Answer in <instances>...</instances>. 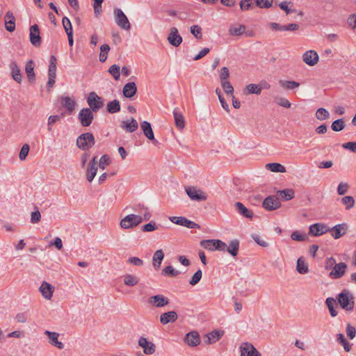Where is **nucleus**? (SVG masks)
<instances>
[{
    "label": "nucleus",
    "instance_id": "obj_8",
    "mask_svg": "<svg viewBox=\"0 0 356 356\" xmlns=\"http://www.w3.org/2000/svg\"><path fill=\"white\" fill-rule=\"evenodd\" d=\"M147 303L153 307H163L170 303L169 299L163 294H157L148 298Z\"/></svg>",
    "mask_w": 356,
    "mask_h": 356
},
{
    "label": "nucleus",
    "instance_id": "obj_49",
    "mask_svg": "<svg viewBox=\"0 0 356 356\" xmlns=\"http://www.w3.org/2000/svg\"><path fill=\"white\" fill-rule=\"evenodd\" d=\"M330 117L329 112L324 108H319L316 112V118L318 120H325Z\"/></svg>",
    "mask_w": 356,
    "mask_h": 356
},
{
    "label": "nucleus",
    "instance_id": "obj_27",
    "mask_svg": "<svg viewBox=\"0 0 356 356\" xmlns=\"http://www.w3.org/2000/svg\"><path fill=\"white\" fill-rule=\"evenodd\" d=\"M173 116L176 127L179 129H183L185 127V120L181 112L178 108H175L173 111Z\"/></svg>",
    "mask_w": 356,
    "mask_h": 356
},
{
    "label": "nucleus",
    "instance_id": "obj_48",
    "mask_svg": "<svg viewBox=\"0 0 356 356\" xmlns=\"http://www.w3.org/2000/svg\"><path fill=\"white\" fill-rule=\"evenodd\" d=\"M110 51V47L106 44H102L100 47V54H99V61L104 63L107 59V55L108 51Z\"/></svg>",
    "mask_w": 356,
    "mask_h": 356
},
{
    "label": "nucleus",
    "instance_id": "obj_36",
    "mask_svg": "<svg viewBox=\"0 0 356 356\" xmlns=\"http://www.w3.org/2000/svg\"><path fill=\"white\" fill-rule=\"evenodd\" d=\"M337 341L340 343L346 352H350L352 349V344L350 343L345 338L343 334L339 333L337 334Z\"/></svg>",
    "mask_w": 356,
    "mask_h": 356
},
{
    "label": "nucleus",
    "instance_id": "obj_47",
    "mask_svg": "<svg viewBox=\"0 0 356 356\" xmlns=\"http://www.w3.org/2000/svg\"><path fill=\"white\" fill-rule=\"evenodd\" d=\"M277 193L280 195L281 197L284 200H291L294 197V191L293 189L287 188L279 191Z\"/></svg>",
    "mask_w": 356,
    "mask_h": 356
},
{
    "label": "nucleus",
    "instance_id": "obj_41",
    "mask_svg": "<svg viewBox=\"0 0 356 356\" xmlns=\"http://www.w3.org/2000/svg\"><path fill=\"white\" fill-rule=\"evenodd\" d=\"M280 85L284 89L294 90L300 86V83L295 81L280 80Z\"/></svg>",
    "mask_w": 356,
    "mask_h": 356
},
{
    "label": "nucleus",
    "instance_id": "obj_58",
    "mask_svg": "<svg viewBox=\"0 0 356 356\" xmlns=\"http://www.w3.org/2000/svg\"><path fill=\"white\" fill-rule=\"evenodd\" d=\"M62 22H63V28H64L66 33L67 34H68V33H73L72 26L71 22L69 19V18L67 17H64L63 18Z\"/></svg>",
    "mask_w": 356,
    "mask_h": 356
},
{
    "label": "nucleus",
    "instance_id": "obj_25",
    "mask_svg": "<svg viewBox=\"0 0 356 356\" xmlns=\"http://www.w3.org/2000/svg\"><path fill=\"white\" fill-rule=\"evenodd\" d=\"M137 92V87L134 82H129L126 83L123 88V95L127 98L133 97Z\"/></svg>",
    "mask_w": 356,
    "mask_h": 356
},
{
    "label": "nucleus",
    "instance_id": "obj_56",
    "mask_svg": "<svg viewBox=\"0 0 356 356\" xmlns=\"http://www.w3.org/2000/svg\"><path fill=\"white\" fill-rule=\"evenodd\" d=\"M291 238L296 241H304L307 239V236L305 234L300 233L298 231H294L291 233Z\"/></svg>",
    "mask_w": 356,
    "mask_h": 356
},
{
    "label": "nucleus",
    "instance_id": "obj_45",
    "mask_svg": "<svg viewBox=\"0 0 356 356\" xmlns=\"http://www.w3.org/2000/svg\"><path fill=\"white\" fill-rule=\"evenodd\" d=\"M25 71L30 81L35 79L34 67L32 60H29L25 66Z\"/></svg>",
    "mask_w": 356,
    "mask_h": 356
},
{
    "label": "nucleus",
    "instance_id": "obj_7",
    "mask_svg": "<svg viewBox=\"0 0 356 356\" xmlns=\"http://www.w3.org/2000/svg\"><path fill=\"white\" fill-rule=\"evenodd\" d=\"M93 111L88 108H82L78 115L79 120L83 127L90 126L93 120L94 115Z\"/></svg>",
    "mask_w": 356,
    "mask_h": 356
},
{
    "label": "nucleus",
    "instance_id": "obj_40",
    "mask_svg": "<svg viewBox=\"0 0 356 356\" xmlns=\"http://www.w3.org/2000/svg\"><path fill=\"white\" fill-rule=\"evenodd\" d=\"M123 280L124 284L129 286H136L139 282L138 277L131 274L124 275Z\"/></svg>",
    "mask_w": 356,
    "mask_h": 356
},
{
    "label": "nucleus",
    "instance_id": "obj_15",
    "mask_svg": "<svg viewBox=\"0 0 356 356\" xmlns=\"http://www.w3.org/2000/svg\"><path fill=\"white\" fill-rule=\"evenodd\" d=\"M167 40L171 45L175 47H179L183 40L176 27L170 28Z\"/></svg>",
    "mask_w": 356,
    "mask_h": 356
},
{
    "label": "nucleus",
    "instance_id": "obj_64",
    "mask_svg": "<svg viewBox=\"0 0 356 356\" xmlns=\"http://www.w3.org/2000/svg\"><path fill=\"white\" fill-rule=\"evenodd\" d=\"M346 334L350 339H353L356 336V329L350 324H348L346 326Z\"/></svg>",
    "mask_w": 356,
    "mask_h": 356
},
{
    "label": "nucleus",
    "instance_id": "obj_29",
    "mask_svg": "<svg viewBox=\"0 0 356 356\" xmlns=\"http://www.w3.org/2000/svg\"><path fill=\"white\" fill-rule=\"evenodd\" d=\"M185 342L190 346H196L200 343V337L197 332H191L186 335Z\"/></svg>",
    "mask_w": 356,
    "mask_h": 356
},
{
    "label": "nucleus",
    "instance_id": "obj_35",
    "mask_svg": "<svg viewBox=\"0 0 356 356\" xmlns=\"http://www.w3.org/2000/svg\"><path fill=\"white\" fill-rule=\"evenodd\" d=\"M245 26L243 24L238 26L231 25L229 29V33L231 35L239 36L245 33Z\"/></svg>",
    "mask_w": 356,
    "mask_h": 356
},
{
    "label": "nucleus",
    "instance_id": "obj_62",
    "mask_svg": "<svg viewBox=\"0 0 356 356\" xmlns=\"http://www.w3.org/2000/svg\"><path fill=\"white\" fill-rule=\"evenodd\" d=\"M110 162V157L108 155L104 154L99 159V166L102 170H104L106 166L109 165Z\"/></svg>",
    "mask_w": 356,
    "mask_h": 356
},
{
    "label": "nucleus",
    "instance_id": "obj_46",
    "mask_svg": "<svg viewBox=\"0 0 356 356\" xmlns=\"http://www.w3.org/2000/svg\"><path fill=\"white\" fill-rule=\"evenodd\" d=\"M56 76V58L51 56L48 69V76Z\"/></svg>",
    "mask_w": 356,
    "mask_h": 356
},
{
    "label": "nucleus",
    "instance_id": "obj_17",
    "mask_svg": "<svg viewBox=\"0 0 356 356\" xmlns=\"http://www.w3.org/2000/svg\"><path fill=\"white\" fill-rule=\"evenodd\" d=\"M42 297L47 300H50L53 297L55 287L46 281H43L39 288Z\"/></svg>",
    "mask_w": 356,
    "mask_h": 356
},
{
    "label": "nucleus",
    "instance_id": "obj_38",
    "mask_svg": "<svg viewBox=\"0 0 356 356\" xmlns=\"http://www.w3.org/2000/svg\"><path fill=\"white\" fill-rule=\"evenodd\" d=\"M224 332L220 330H213L207 334L209 343H214L218 341L223 335Z\"/></svg>",
    "mask_w": 356,
    "mask_h": 356
},
{
    "label": "nucleus",
    "instance_id": "obj_23",
    "mask_svg": "<svg viewBox=\"0 0 356 356\" xmlns=\"http://www.w3.org/2000/svg\"><path fill=\"white\" fill-rule=\"evenodd\" d=\"M9 67L11 71V75L13 79L17 81V83H20L22 82V75L21 73V70L19 68L17 63L15 60H11L9 65Z\"/></svg>",
    "mask_w": 356,
    "mask_h": 356
},
{
    "label": "nucleus",
    "instance_id": "obj_60",
    "mask_svg": "<svg viewBox=\"0 0 356 356\" xmlns=\"http://www.w3.org/2000/svg\"><path fill=\"white\" fill-rule=\"evenodd\" d=\"M191 33L197 38L201 39L202 37V29L199 25H193L191 27Z\"/></svg>",
    "mask_w": 356,
    "mask_h": 356
},
{
    "label": "nucleus",
    "instance_id": "obj_54",
    "mask_svg": "<svg viewBox=\"0 0 356 356\" xmlns=\"http://www.w3.org/2000/svg\"><path fill=\"white\" fill-rule=\"evenodd\" d=\"M108 72L115 80H119L120 76V69L118 65H111L108 70Z\"/></svg>",
    "mask_w": 356,
    "mask_h": 356
},
{
    "label": "nucleus",
    "instance_id": "obj_33",
    "mask_svg": "<svg viewBox=\"0 0 356 356\" xmlns=\"http://www.w3.org/2000/svg\"><path fill=\"white\" fill-rule=\"evenodd\" d=\"M266 168L273 172H286V168L279 163H269L266 164Z\"/></svg>",
    "mask_w": 356,
    "mask_h": 356
},
{
    "label": "nucleus",
    "instance_id": "obj_39",
    "mask_svg": "<svg viewBox=\"0 0 356 356\" xmlns=\"http://www.w3.org/2000/svg\"><path fill=\"white\" fill-rule=\"evenodd\" d=\"M261 92V87H259V85L254 84V83H250V84L248 85L244 90V93L245 95H251V94L260 95Z\"/></svg>",
    "mask_w": 356,
    "mask_h": 356
},
{
    "label": "nucleus",
    "instance_id": "obj_11",
    "mask_svg": "<svg viewBox=\"0 0 356 356\" xmlns=\"http://www.w3.org/2000/svg\"><path fill=\"white\" fill-rule=\"evenodd\" d=\"M348 266L343 262L337 264L336 266L329 273V277L331 279H339L346 273Z\"/></svg>",
    "mask_w": 356,
    "mask_h": 356
},
{
    "label": "nucleus",
    "instance_id": "obj_34",
    "mask_svg": "<svg viewBox=\"0 0 356 356\" xmlns=\"http://www.w3.org/2000/svg\"><path fill=\"white\" fill-rule=\"evenodd\" d=\"M61 103L70 112H72L75 108L76 102L70 97H63L61 98Z\"/></svg>",
    "mask_w": 356,
    "mask_h": 356
},
{
    "label": "nucleus",
    "instance_id": "obj_55",
    "mask_svg": "<svg viewBox=\"0 0 356 356\" xmlns=\"http://www.w3.org/2000/svg\"><path fill=\"white\" fill-rule=\"evenodd\" d=\"M202 277V272L200 269L197 270L191 277L189 283L192 286L196 285L201 280Z\"/></svg>",
    "mask_w": 356,
    "mask_h": 356
},
{
    "label": "nucleus",
    "instance_id": "obj_61",
    "mask_svg": "<svg viewBox=\"0 0 356 356\" xmlns=\"http://www.w3.org/2000/svg\"><path fill=\"white\" fill-rule=\"evenodd\" d=\"M221 86L226 94L233 95L234 88L229 81H223V82H221Z\"/></svg>",
    "mask_w": 356,
    "mask_h": 356
},
{
    "label": "nucleus",
    "instance_id": "obj_9",
    "mask_svg": "<svg viewBox=\"0 0 356 356\" xmlns=\"http://www.w3.org/2000/svg\"><path fill=\"white\" fill-rule=\"evenodd\" d=\"M170 220L177 225L186 227L189 229H200V226L196 222L187 219L182 216H172L170 217Z\"/></svg>",
    "mask_w": 356,
    "mask_h": 356
},
{
    "label": "nucleus",
    "instance_id": "obj_37",
    "mask_svg": "<svg viewBox=\"0 0 356 356\" xmlns=\"http://www.w3.org/2000/svg\"><path fill=\"white\" fill-rule=\"evenodd\" d=\"M296 270L300 274H306L309 272L308 265L302 257L297 260Z\"/></svg>",
    "mask_w": 356,
    "mask_h": 356
},
{
    "label": "nucleus",
    "instance_id": "obj_44",
    "mask_svg": "<svg viewBox=\"0 0 356 356\" xmlns=\"http://www.w3.org/2000/svg\"><path fill=\"white\" fill-rule=\"evenodd\" d=\"M279 6L287 15L296 12V10L293 8V3L291 1H282L279 4Z\"/></svg>",
    "mask_w": 356,
    "mask_h": 356
},
{
    "label": "nucleus",
    "instance_id": "obj_63",
    "mask_svg": "<svg viewBox=\"0 0 356 356\" xmlns=\"http://www.w3.org/2000/svg\"><path fill=\"white\" fill-rule=\"evenodd\" d=\"M163 273L165 275H169L171 277H176L179 275V272L173 268L172 266H168L163 270Z\"/></svg>",
    "mask_w": 356,
    "mask_h": 356
},
{
    "label": "nucleus",
    "instance_id": "obj_12",
    "mask_svg": "<svg viewBox=\"0 0 356 356\" xmlns=\"http://www.w3.org/2000/svg\"><path fill=\"white\" fill-rule=\"evenodd\" d=\"M239 348L241 356H261L254 346L249 342L242 343Z\"/></svg>",
    "mask_w": 356,
    "mask_h": 356
},
{
    "label": "nucleus",
    "instance_id": "obj_32",
    "mask_svg": "<svg viewBox=\"0 0 356 356\" xmlns=\"http://www.w3.org/2000/svg\"><path fill=\"white\" fill-rule=\"evenodd\" d=\"M163 258H164V253L162 250H157L154 252V254L153 255V258H152V264H153V266L156 269H158L160 268Z\"/></svg>",
    "mask_w": 356,
    "mask_h": 356
},
{
    "label": "nucleus",
    "instance_id": "obj_30",
    "mask_svg": "<svg viewBox=\"0 0 356 356\" xmlns=\"http://www.w3.org/2000/svg\"><path fill=\"white\" fill-rule=\"evenodd\" d=\"M235 207L237 209L238 212L245 218H252L253 216V213L252 211L249 210L247 207H245L243 204L241 202H237L235 204Z\"/></svg>",
    "mask_w": 356,
    "mask_h": 356
},
{
    "label": "nucleus",
    "instance_id": "obj_3",
    "mask_svg": "<svg viewBox=\"0 0 356 356\" xmlns=\"http://www.w3.org/2000/svg\"><path fill=\"white\" fill-rule=\"evenodd\" d=\"M95 143L93 134L90 132L81 134L76 139L77 147L82 150H88Z\"/></svg>",
    "mask_w": 356,
    "mask_h": 356
},
{
    "label": "nucleus",
    "instance_id": "obj_57",
    "mask_svg": "<svg viewBox=\"0 0 356 356\" xmlns=\"http://www.w3.org/2000/svg\"><path fill=\"white\" fill-rule=\"evenodd\" d=\"M337 264L336 259L334 257H327L325 261V269L330 272Z\"/></svg>",
    "mask_w": 356,
    "mask_h": 356
},
{
    "label": "nucleus",
    "instance_id": "obj_18",
    "mask_svg": "<svg viewBox=\"0 0 356 356\" xmlns=\"http://www.w3.org/2000/svg\"><path fill=\"white\" fill-rule=\"evenodd\" d=\"M330 227L322 223H315L309 227V234L318 236L328 232Z\"/></svg>",
    "mask_w": 356,
    "mask_h": 356
},
{
    "label": "nucleus",
    "instance_id": "obj_1",
    "mask_svg": "<svg viewBox=\"0 0 356 356\" xmlns=\"http://www.w3.org/2000/svg\"><path fill=\"white\" fill-rule=\"evenodd\" d=\"M337 300L341 307L346 312H353L355 306L354 296L348 290H343L337 296Z\"/></svg>",
    "mask_w": 356,
    "mask_h": 356
},
{
    "label": "nucleus",
    "instance_id": "obj_14",
    "mask_svg": "<svg viewBox=\"0 0 356 356\" xmlns=\"http://www.w3.org/2000/svg\"><path fill=\"white\" fill-rule=\"evenodd\" d=\"M262 206L267 211H273L279 209L281 203L277 197L268 196L264 200Z\"/></svg>",
    "mask_w": 356,
    "mask_h": 356
},
{
    "label": "nucleus",
    "instance_id": "obj_28",
    "mask_svg": "<svg viewBox=\"0 0 356 356\" xmlns=\"http://www.w3.org/2000/svg\"><path fill=\"white\" fill-rule=\"evenodd\" d=\"M121 127L127 132L132 133L138 129V124L135 119L131 118V120L122 122Z\"/></svg>",
    "mask_w": 356,
    "mask_h": 356
},
{
    "label": "nucleus",
    "instance_id": "obj_53",
    "mask_svg": "<svg viewBox=\"0 0 356 356\" xmlns=\"http://www.w3.org/2000/svg\"><path fill=\"white\" fill-rule=\"evenodd\" d=\"M274 0H255V5L260 8H269Z\"/></svg>",
    "mask_w": 356,
    "mask_h": 356
},
{
    "label": "nucleus",
    "instance_id": "obj_5",
    "mask_svg": "<svg viewBox=\"0 0 356 356\" xmlns=\"http://www.w3.org/2000/svg\"><path fill=\"white\" fill-rule=\"evenodd\" d=\"M87 103L94 113H97L100 108L104 106V102L103 99L97 95L95 92H91L87 99Z\"/></svg>",
    "mask_w": 356,
    "mask_h": 356
},
{
    "label": "nucleus",
    "instance_id": "obj_52",
    "mask_svg": "<svg viewBox=\"0 0 356 356\" xmlns=\"http://www.w3.org/2000/svg\"><path fill=\"white\" fill-rule=\"evenodd\" d=\"M326 305L329 309L330 315L334 317L337 315V312L334 307V300L332 298H327L325 300Z\"/></svg>",
    "mask_w": 356,
    "mask_h": 356
},
{
    "label": "nucleus",
    "instance_id": "obj_26",
    "mask_svg": "<svg viewBox=\"0 0 356 356\" xmlns=\"http://www.w3.org/2000/svg\"><path fill=\"white\" fill-rule=\"evenodd\" d=\"M140 127L143 131L144 135L153 143H157L154 138V135L149 122L143 121L140 124Z\"/></svg>",
    "mask_w": 356,
    "mask_h": 356
},
{
    "label": "nucleus",
    "instance_id": "obj_13",
    "mask_svg": "<svg viewBox=\"0 0 356 356\" xmlns=\"http://www.w3.org/2000/svg\"><path fill=\"white\" fill-rule=\"evenodd\" d=\"M302 60L305 64L312 67L318 63L319 56L316 51L308 50L302 54Z\"/></svg>",
    "mask_w": 356,
    "mask_h": 356
},
{
    "label": "nucleus",
    "instance_id": "obj_6",
    "mask_svg": "<svg viewBox=\"0 0 356 356\" xmlns=\"http://www.w3.org/2000/svg\"><path fill=\"white\" fill-rule=\"evenodd\" d=\"M114 15H115V20L116 24L122 29L124 30H129L131 28L130 22L127 18V17L125 15V14L123 13V11L120 8H116L114 10Z\"/></svg>",
    "mask_w": 356,
    "mask_h": 356
},
{
    "label": "nucleus",
    "instance_id": "obj_31",
    "mask_svg": "<svg viewBox=\"0 0 356 356\" xmlns=\"http://www.w3.org/2000/svg\"><path fill=\"white\" fill-rule=\"evenodd\" d=\"M239 250V241L238 240L231 241L229 245L226 244L225 252H229L232 256L236 257Z\"/></svg>",
    "mask_w": 356,
    "mask_h": 356
},
{
    "label": "nucleus",
    "instance_id": "obj_19",
    "mask_svg": "<svg viewBox=\"0 0 356 356\" xmlns=\"http://www.w3.org/2000/svg\"><path fill=\"white\" fill-rule=\"evenodd\" d=\"M138 345L143 349L146 355H152L156 350V346L151 341H149L145 337H140L138 340Z\"/></svg>",
    "mask_w": 356,
    "mask_h": 356
},
{
    "label": "nucleus",
    "instance_id": "obj_43",
    "mask_svg": "<svg viewBox=\"0 0 356 356\" xmlns=\"http://www.w3.org/2000/svg\"><path fill=\"white\" fill-rule=\"evenodd\" d=\"M97 166L88 165V167L86 168V179L89 182L92 181L95 177L97 175Z\"/></svg>",
    "mask_w": 356,
    "mask_h": 356
},
{
    "label": "nucleus",
    "instance_id": "obj_24",
    "mask_svg": "<svg viewBox=\"0 0 356 356\" xmlns=\"http://www.w3.org/2000/svg\"><path fill=\"white\" fill-rule=\"evenodd\" d=\"M5 28L9 32L15 29V19L11 11H8L5 15Z\"/></svg>",
    "mask_w": 356,
    "mask_h": 356
},
{
    "label": "nucleus",
    "instance_id": "obj_20",
    "mask_svg": "<svg viewBox=\"0 0 356 356\" xmlns=\"http://www.w3.org/2000/svg\"><path fill=\"white\" fill-rule=\"evenodd\" d=\"M30 41L31 44L36 47L41 44L39 27L37 24H34L30 28Z\"/></svg>",
    "mask_w": 356,
    "mask_h": 356
},
{
    "label": "nucleus",
    "instance_id": "obj_10",
    "mask_svg": "<svg viewBox=\"0 0 356 356\" xmlns=\"http://www.w3.org/2000/svg\"><path fill=\"white\" fill-rule=\"evenodd\" d=\"M186 192L188 197L194 201H204L207 198V195L205 193L194 186L187 187Z\"/></svg>",
    "mask_w": 356,
    "mask_h": 356
},
{
    "label": "nucleus",
    "instance_id": "obj_22",
    "mask_svg": "<svg viewBox=\"0 0 356 356\" xmlns=\"http://www.w3.org/2000/svg\"><path fill=\"white\" fill-rule=\"evenodd\" d=\"M178 318V315L175 311H170L163 313L160 316V322L163 325H166L169 323H173Z\"/></svg>",
    "mask_w": 356,
    "mask_h": 356
},
{
    "label": "nucleus",
    "instance_id": "obj_59",
    "mask_svg": "<svg viewBox=\"0 0 356 356\" xmlns=\"http://www.w3.org/2000/svg\"><path fill=\"white\" fill-rule=\"evenodd\" d=\"M61 120L60 115H50L48 118L47 122V129L49 131H51L52 129V126L57 122H59Z\"/></svg>",
    "mask_w": 356,
    "mask_h": 356
},
{
    "label": "nucleus",
    "instance_id": "obj_21",
    "mask_svg": "<svg viewBox=\"0 0 356 356\" xmlns=\"http://www.w3.org/2000/svg\"><path fill=\"white\" fill-rule=\"evenodd\" d=\"M44 334L48 337L49 343L51 345L56 347L57 348H58L60 350H62L64 348L63 343L58 341V337H59L58 333L46 330L44 332Z\"/></svg>",
    "mask_w": 356,
    "mask_h": 356
},
{
    "label": "nucleus",
    "instance_id": "obj_51",
    "mask_svg": "<svg viewBox=\"0 0 356 356\" xmlns=\"http://www.w3.org/2000/svg\"><path fill=\"white\" fill-rule=\"evenodd\" d=\"M345 127L344 120L343 119H338L334 120L331 125V128L334 131H340Z\"/></svg>",
    "mask_w": 356,
    "mask_h": 356
},
{
    "label": "nucleus",
    "instance_id": "obj_16",
    "mask_svg": "<svg viewBox=\"0 0 356 356\" xmlns=\"http://www.w3.org/2000/svg\"><path fill=\"white\" fill-rule=\"evenodd\" d=\"M348 229L347 224L341 223L330 228L328 232L334 239H338L346 234Z\"/></svg>",
    "mask_w": 356,
    "mask_h": 356
},
{
    "label": "nucleus",
    "instance_id": "obj_42",
    "mask_svg": "<svg viewBox=\"0 0 356 356\" xmlns=\"http://www.w3.org/2000/svg\"><path fill=\"white\" fill-rule=\"evenodd\" d=\"M107 111L110 113H116L120 111V102L114 99L107 104Z\"/></svg>",
    "mask_w": 356,
    "mask_h": 356
},
{
    "label": "nucleus",
    "instance_id": "obj_2",
    "mask_svg": "<svg viewBox=\"0 0 356 356\" xmlns=\"http://www.w3.org/2000/svg\"><path fill=\"white\" fill-rule=\"evenodd\" d=\"M142 222V216L136 214H129L121 219L120 226L124 229H132L140 225Z\"/></svg>",
    "mask_w": 356,
    "mask_h": 356
},
{
    "label": "nucleus",
    "instance_id": "obj_50",
    "mask_svg": "<svg viewBox=\"0 0 356 356\" xmlns=\"http://www.w3.org/2000/svg\"><path fill=\"white\" fill-rule=\"evenodd\" d=\"M341 202L345 206L346 210H350L355 205L353 197L349 195L342 197Z\"/></svg>",
    "mask_w": 356,
    "mask_h": 356
},
{
    "label": "nucleus",
    "instance_id": "obj_4",
    "mask_svg": "<svg viewBox=\"0 0 356 356\" xmlns=\"http://www.w3.org/2000/svg\"><path fill=\"white\" fill-rule=\"evenodd\" d=\"M200 245L209 251L225 252L226 243L219 239H206L200 241Z\"/></svg>",
    "mask_w": 356,
    "mask_h": 356
}]
</instances>
